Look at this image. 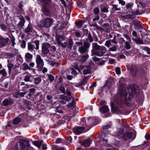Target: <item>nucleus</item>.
Segmentation results:
<instances>
[{
	"label": "nucleus",
	"mask_w": 150,
	"mask_h": 150,
	"mask_svg": "<svg viewBox=\"0 0 150 150\" xmlns=\"http://www.w3.org/2000/svg\"><path fill=\"white\" fill-rule=\"evenodd\" d=\"M112 83L110 81L108 82L106 84V86L109 89H110L112 86Z\"/></svg>",
	"instance_id": "09e8293b"
},
{
	"label": "nucleus",
	"mask_w": 150,
	"mask_h": 150,
	"mask_svg": "<svg viewBox=\"0 0 150 150\" xmlns=\"http://www.w3.org/2000/svg\"><path fill=\"white\" fill-rule=\"evenodd\" d=\"M83 73L84 74L86 75L90 74L91 72V70L89 67H87L83 70Z\"/></svg>",
	"instance_id": "bb28decb"
},
{
	"label": "nucleus",
	"mask_w": 150,
	"mask_h": 150,
	"mask_svg": "<svg viewBox=\"0 0 150 150\" xmlns=\"http://www.w3.org/2000/svg\"><path fill=\"white\" fill-rule=\"evenodd\" d=\"M132 39L137 44L142 45L144 43L143 40L141 39L140 38L137 37L136 38H132Z\"/></svg>",
	"instance_id": "a211bd4d"
},
{
	"label": "nucleus",
	"mask_w": 150,
	"mask_h": 150,
	"mask_svg": "<svg viewBox=\"0 0 150 150\" xmlns=\"http://www.w3.org/2000/svg\"><path fill=\"white\" fill-rule=\"evenodd\" d=\"M88 79L86 77H84L83 79V81L81 82V84L84 85L87 82Z\"/></svg>",
	"instance_id": "5fc2aeb1"
},
{
	"label": "nucleus",
	"mask_w": 150,
	"mask_h": 150,
	"mask_svg": "<svg viewBox=\"0 0 150 150\" xmlns=\"http://www.w3.org/2000/svg\"><path fill=\"white\" fill-rule=\"evenodd\" d=\"M53 21L54 20L52 18H47L41 20L39 23V25L42 27L48 28L52 25Z\"/></svg>",
	"instance_id": "39448f33"
},
{
	"label": "nucleus",
	"mask_w": 150,
	"mask_h": 150,
	"mask_svg": "<svg viewBox=\"0 0 150 150\" xmlns=\"http://www.w3.org/2000/svg\"><path fill=\"white\" fill-rule=\"evenodd\" d=\"M93 13L96 15L100 13V10L98 7H96L93 10Z\"/></svg>",
	"instance_id": "ea45409f"
},
{
	"label": "nucleus",
	"mask_w": 150,
	"mask_h": 150,
	"mask_svg": "<svg viewBox=\"0 0 150 150\" xmlns=\"http://www.w3.org/2000/svg\"><path fill=\"white\" fill-rule=\"evenodd\" d=\"M35 48V45H32L30 42H28V50L33 52Z\"/></svg>",
	"instance_id": "393cba45"
},
{
	"label": "nucleus",
	"mask_w": 150,
	"mask_h": 150,
	"mask_svg": "<svg viewBox=\"0 0 150 150\" xmlns=\"http://www.w3.org/2000/svg\"><path fill=\"white\" fill-rule=\"evenodd\" d=\"M51 45L50 44L47 43L42 44V52L44 55H45L49 52L50 50L49 48H50Z\"/></svg>",
	"instance_id": "0eeeda50"
},
{
	"label": "nucleus",
	"mask_w": 150,
	"mask_h": 150,
	"mask_svg": "<svg viewBox=\"0 0 150 150\" xmlns=\"http://www.w3.org/2000/svg\"><path fill=\"white\" fill-rule=\"evenodd\" d=\"M17 54L16 52H13V53H8L7 54V56L11 57H14Z\"/></svg>",
	"instance_id": "79ce46f5"
},
{
	"label": "nucleus",
	"mask_w": 150,
	"mask_h": 150,
	"mask_svg": "<svg viewBox=\"0 0 150 150\" xmlns=\"http://www.w3.org/2000/svg\"><path fill=\"white\" fill-rule=\"evenodd\" d=\"M11 45L12 46L14 47L15 45V38L14 37L12 38L11 40Z\"/></svg>",
	"instance_id": "13d9d810"
},
{
	"label": "nucleus",
	"mask_w": 150,
	"mask_h": 150,
	"mask_svg": "<svg viewBox=\"0 0 150 150\" xmlns=\"http://www.w3.org/2000/svg\"><path fill=\"white\" fill-rule=\"evenodd\" d=\"M7 62H8L7 65V66L8 68V73L9 74H10L12 68L14 67V65L13 64L10 62L8 59L7 60Z\"/></svg>",
	"instance_id": "4be33fe9"
},
{
	"label": "nucleus",
	"mask_w": 150,
	"mask_h": 150,
	"mask_svg": "<svg viewBox=\"0 0 150 150\" xmlns=\"http://www.w3.org/2000/svg\"><path fill=\"white\" fill-rule=\"evenodd\" d=\"M117 50V47L115 46L112 47L110 48L109 49V51H116Z\"/></svg>",
	"instance_id": "a19ab883"
},
{
	"label": "nucleus",
	"mask_w": 150,
	"mask_h": 150,
	"mask_svg": "<svg viewBox=\"0 0 150 150\" xmlns=\"http://www.w3.org/2000/svg\"><path fill=\"white\" fill-rule=\"evenodd\" d=\"M8 40L9 38H8L0 37V48L6 46L8 42Z\"/></svg>",
	"instance_id": "f8f14e48"
},
{
	"label": "nucleus",
	"mask_w": 150,
	"mask_h": 150,
	"mask_svg": "<svg viewBox=\"0 0 150 150\" xmlns=\"http://www.w3.org/2000/svg\"><path fill=\"white\" fill-rule=\"evenodd\" d=\"M60 45L63 47L65 48L67 45V43L66 42H64V43L61 42Z\"/></svg>",
	"instance_id": "338daca9"
},
{
	"label": "nucleus",
	"mask_w": 150,
	"mask_h": 150,
	"mask_svg": "<svg viewBox=\"0 0 150 150\" xmlns=\"http://www.w3.org/2000/svg\"><path fill=\"white\" fill-rule=\"evenodd\" d=\"M124 19H133L135 18V16L134 14H129L125 15L122 16Z\"/></svg>",
	"instance_id": "a878e982"
},
{
	"label": "nucleus",
	"mask_w": 150,
	"mask_h": 150,
	"mask_svg": "<svg viewBox=\"0 0 150 150\" xmlns=\"http://www.w3.org/2000/svg\"><path fill=\"white\" fill-rule=\"evenodd\" d=\"M92 59L93 61L94 62H99L100 61V59L96 57V56H93L92 57Z\"/></svg>",
	"instance_id": "de8ad7c7"
},
{
	"label": "nucleus",
	"mask_w": 150,
	"mask_h": 150,
	"mask_svg": "<svg viewBox=\"0 0 150 150\" xmlns=\"http://www.w3.org/2000/svg\"><path fill=\"white\" fill-rule=\"evenodd\" d=\"M132 23L134 25L137 26L138 28H141V26L139 22L135 21H133L132 22Z\"/></svg>",
	"instance_id": "e433bc0d"
},
{
	"label": "nucleus",
	"mask_w": 150,
	"mask_h": 150,
	"mask_svg": "<svg viewBox=\"0 0 150 150\" xmlns=\"http://www.w3.org/2000/svg\"><path fill=\"white\" fill-rule=\"evenodd\" d=\"M83 127H78L73 128V132L76 134H79L81 133L84 129Z\"/></svg>",
	"instance_id": "ddd939ff"
},
{
	"label": "nucleus",
	"mask_w": 150,
	"mask_h": 150,
	"mask_svg": "<svg viewBox=\"0 0 150 150\" xmlns=\"http://www.w3.org/2000/svg\"><path fill=\"white\" fill-rule=\"evenodd\" d=\"M33 28V27L32 25L29 23L28 26L25 29L24 32L25 33L28 34L29 33L32 32Z\"/></svg>",
	"instance_id": "2eb2a0df"
},
{
	"label": "nucleus",
	"mask_w": 150,
	"mask_h": 150,
	"mask_svg": "<svg viewBox=\"0 0 150 150\" xmlns=\"http://www.w3.org/2000/svg\"><path fill=\"white\" fill-rule=\"evenodd\" d=\"M25 21H20L17 25L18 28H21L24 25Z\"/></svg>",
	"instance_id": "f704fd0d"
},
{
	"label": "nucleus",
	"mask_w": 150,
	"mask_h": 150,
	"mask_svg": "<svg viewBox=\"0 0 150 150\" xmlns=\"http://www.w3.org/2000/svg\"><path fill=\"white\" fill-rule=\"evenodd\" d=\"M111 44V42L110 40H108L106 41L105 43V45L108 47H109Z\"/></svg>",
	"instance_id": "603ef678"
},
{
	"label": "nucleus",
	"mask_w": 150,
	"mask_h": 150,
	"mask_svg": "<svg viewBox=\"0 0 150 150\" xmlns=\"http://www.w3.org/2000/svg\"><path fill=\"white\" fill-rule=\"evenodd\" d=\"M130 70L132 76L133 77H135L138 73L137 67L134 64H132L131 65Z\"/></svg>",
	"instance_id": "1a4fd4ad"
},
{
	"label": "nucleus",
	"mask_w": 150,
	"mask_h": 150,
	"mask_svg": "<svg viewBox=\"0 0 150 150\" xmlns=\"http://www.w3.org/2000/svg\"><path fill=\"white\" fill-rule=\"evenodd\" d=\"M123 36L126 38L127 40H129V42H131V39L130 37L127 34H123Z\"/></svg>",
	"instance_id": "37998d69"
},
{
	"label": "nucleus",
	"mask_w": 150,
	"mask_h": 150,
	"mask_svg": "<svg viewBox=\"0 0 150 150\" xmlns=\"http://www.w3.org/2000/svg\"><path fill=\"white\" fill-rule=\"evenodd\" d=\"M71 99L72 100L71 102L69 103L68 104L67 106L68 107H73V110L74 111L75 110V113H77L78 112V108H76V106H74L75 104V102L74 97L72 96V98H71Z\"/></svg>",
	"instance_id": "9d476101"
},
{
	"label": "nucleus",
	"mask_w": 150,
	"mask_h": 150,
	"mask_svg": "<svg viewBox=\"0 0 150 150\" xmlns=\"http://www.w3.org/2000/svg\"><path fill=\"white\" fill-rule=\"evenodd\" d=\"M100 110L101 112L104 113L108 111L109 109L108 106L104 105L100 108Z\"/></svg>",
	"instance_id": "aec40b11"
},
{
	"label": "nucleus",
	"mask_w": 150,
	"mask_h": 150,
	"mask_svg": "<svg viewBox=\"0 0 150 150\" xmlns=\"http://www.w3.org/2000/svg\"><path fill=\"white\" fill-rule=\"evenodd\" d=\"M62 38V37H61L59 38H56V40L57 41V42L59 45H60V44L61 43V41L60 40V39Z\"/></svg>",
	"instance_id": "69168bd1"
},
{
	"label": "nucleus",
	"mask_w": 150,
	"mask_h": 150,
	"mask_svg": "<svg viewBox=\"0 0 150 150\" xmlns=\"http://www.w3.org/2000/svg\"><path fill=\"white\" fill-rule=\"evenodd\" d=\"M130 42L126 41L125 42V45L124 46L125 48L127 50L131 48V45Z\"/></svg>",
	"instance_id": "7c9ffc66"
},
{
	"label": "nucleus",
	"mask_w": 150,
	"mask_h": 150,
	"mask_svg": "<svg viewBox=\"0 0 150 150\" xmlns=\"http://www.w3.org/2000/svg\"><path fill=\"white\" fill-rule=\"evenodd\" d=\"M54 148L56 150H64V148L63 147H60L57 146H55Z\"/></svg>",
	"instance_id": "6e6d98bb"
},
{
	"label": "nucleus",
	"mask_w": 150,
	"mask_h": 150,
	"mask_svg": "<svg viewBox=\"0 0 150 150\" xmlns=\"http://www.w3.org/2000/svg\"><path fill=\"white\" fill-rule=\"evenodd\" d=\"M82 21H79L76 22V25L79 27H81L82 25Z\"/></svg>",
	"instance_id": "4d7b16f0"
},
{
	"label": "nucleus",
	"mask_w": 150,
	"mask_h": 150,
	"mask_svg": "<svg viewBox=\"0 0 150 150\" xmlns=\"http://www.w3.org/2000/svg\"><path fill=\"white\" fill-rule=\"evenodd\" d=\"M1 28L3 30L7 31L9 30L8 27L5 25L2 24L0 25Z\"/></svg>",
	"instance_id": "c756f323"
},
{
	"label": "nucleus",
	"mask_w": 150,
	"mask_h": 150,
	"mask_svg": "<svg viewBox=\"0 0 150 150\" xmlns=\"http://www.w3.org/2000/svg\"><path fill=\"white\" fill-rule=\"evenodd\" d=\"M42 11L47 16H51V13L49 9L46 6H44Z\"/></svg>",
	"instance_id": "f3484780"
},
{
	"label": "nucleus",
	"mask_w": 150,
	"mask_h": 150,
	"mask_svg": "<svg viewBox=\"0 0 150 150\" xmlns=\"http://www.w3.org/2000/svg\"><path fill=\"white\" fill-rule=\"evenodd\" d=\"M31 68L26 63H24L23 64V69L24 70H25L28 69H30Z\"/></svg>",
	"instance_id": "473e14b6"
},
{
	"label": "nucleus",
	"mask_w": 150,
	"mask_h": 150,
	"mask_svg": "<svg viewBox=\"0 0 150 150\" xmlns=\"http://www.w3.org/2000/svg\"><path fill=\"white\" fill-rule=\"evenodd\" d=\"M21 121V119L18 117H16L13 120V123L14 125H17Z\"/></svg>",
	"instance_id": "72a5a7b5"
},
{
	"label": "nucleus",
	"mask_w": 150,
	"mask_h": 150,
	"mask_svg": "<svg viewBox=\"0 0 150 150\" xmlns=\"http://www.w3.org/2000/svg\"><path fill=\"white\" fill-rule=\"evenodd\" d=\"M31 78V76L26 75L24 77V81L25 82H31L32 81L30 80Z\"/></svg>",
	"instance_id": "2f4dec72"
},
{
	"label": "nucleus",
	"mask_w": 150,
	"mask_h": 150,
	"mask_svg": "<svg viewBox=\"0 0 150 150\" xmlns=\"http://www.w3.org/2000/svg\"><path fill=\"white\" fill-rule=\"evenodd\" d=\"M118 91H119L120 95L122 96L124 94H126L125 88V86L122 85V87L121 85L119 87Z\"/></svg>",
	"instance_id": "dca6fc26"
},
{
	"label": "nucleus",
	"mask_w": 150,
	"mask_h": 150,
	"mask_svg": "<svg viewBox=\"0 0 150 150\" xmlns=\"http://www.w3.org/2000/svg\"><path fill=\"white\" fill-rule=\"evenodd\" d=\"M13 103V100L11 98L6 99L2 102V104L4 106H6L8 105H12Z\"/></svg>",
	"instance_id": "4468645a"
},
{
	"label": "nucleus",
	"mask_w": 150,
	"mask_h": 150,
	"mask_svg": "<svg viewBox=\"0 0 150 150\" xmlns=\"http://www.w3.org/2000/svg\"><path fill=\"white\" fill-rule=\"evenodd\" d=\"M111 126V124L106 125H105L103 127V129L104 130L108 129L110 128Z\"/></svg>",
	"instance_id": "864d4df0"
},
{
	"label": "nucleus",
	"mask_w": 150,
	"mask_h": 150,
	"mask_svg": "<svg viewBox=\"0 0 150 150\" xmlns=\"http://www.w3.org/2000/svg\"><path fill=\"white\" fill-rule=\"evenodd\" d=\"M111 106L112 110L114 111H116L118 109L117 105L116 104V102H114L111 103Z\"/></svg>",
	"instance_id": "5701e85b"
},
{
	"label": "nucleus",
	"mask_w": 150,
	"mask_h": 150,
	"mask_svg": "<svg viewBox=\"0 0 150 150\" xmlns=\"http://www.w3.org/2000/svg\"><path fill=\"white\" fill-rule=\"evenodd\" d=\"M80 123L81 125H86L85 119L84 118H82L81 119Z\"/></svg>",
	"instance_id": "8fccbe9b"
},
{
	"label": "nucleus",
	"mask_w": 150,
	"mask_h": 150,
	"mask_svg": "<svg viewBox=\"0 0 150 150\" xmlns=\"http://www.w3.org/2000/svg\"><path fill=\"white\" fill-rule=\"evenodd\" d=\"M72 98V96H71L68 98L67 96L64 95L62 94L59 96V99H60V103L63 105H65L66 102L65 101L69 102Z\"/></svg>",
	"instance_id": "6e6552de"
},
{
	"label": "nucleus",
	"mask_w": 150,
	"mask_h": 150,
	"mask_svg": "<svg viewBox=\"0 0 150 150\" xmlns=\"http://www.w3.org/2000/svg\"><path fill=\"white\" fill-rule=\"evenodd\" d=\"M26 46V42L24 40H23L21 45V46L23 48H25Z\"/></svg>",
	"instance_id": "052dcab7"
},
{
	"label": "nucleus",
	"mask_w": 150,
	"mask_h": 150,
	"mask_svg": "<svg viewBox=\"0 0 150 150\" xmlns=\"http://www.w3.org/2000/svg\"><path fill=\"white\" fill-rule=\"evenodd\" d=\"M87 39L88 40L91 42H92L93 41V40L92 38V35L90 33L88 34Z\"/></svg>",
	"instance_id": "c03bdc74"
},
{
	"label": "nucleus",
	"mask_w": 150,
	"mask_h": 150,
	"mask_svg": "<svg viewBox=\"0 0 150 150\" xmlns=\"http://www.w3.org/2000/svg\"><path fill=\"white\" fill-rule=\"evenodd\" d=\"M92 49L91 50V55L93 56L96 55L98 57L103 56L106 52V48L104 46L102 47V49L100 51L96 50H99L101 46L98 45L96 43H93L92 44Z\"/></svg>",
	"instance_id": "f03ea898"
},
{
	"label": "nucleus",
	"mask_w": 150,
	"mask_h": 150,
	"mask_svg": "<svg viewBox=\"0 0 150 150\" xmlns=\"http://www.w3.org/2000/svg\"><path fill=\"white\" fill-rule=\"evenodd\" d=\"M90 46V44L87 42H83V45L79 46L78 50L81 54H84L88 52V49Z\"/></svg>",
	"instance_id": "423d86ee"
},
{
	"label": "nucleus",
	"mask_w": 150,
	"mask_h": 150,
	"mask_svg": "<svg viewBox=\"0 0 150 150\" xmlns=\"http://www.w3.org/2000/svg\"><path fill=\"white\" fill-rule=\"evenodd\" d=\"M112 10L115 11L116 10H119V9L117 7V5H112Z\"/></svg>",
	"instance_id": "0e129e2a"
},
{
	"label": "nucleus",
	"mask_w": 150,
	"mask_h": 150,
	"mask_svg": "<svg viewBox=\"0 0 150 150\" xmlns=\"http://www.w3.org/2000/svg\"><path fill=\"white\" fill-rule=\"evenodd\" d=\"M88 57L89 56L88 54L83 55L81 57L80 61L81 62L84 63L88 59Z\"/></svg>",
	"instance_id": "b1692460"
},
{
	"label": "nucleus",
	"mask_w": 150,
	"mask_h": 150,
	"mask_svg": "<svg viewBox=\"0 0 150 150\" xmlns=\"http://www.w3.org/2000/svg\"><path fill=\"white\" fill-rule=\"evenodd\" d=\"M142 50L146 51L148 54H150V49L148 47H143L142 48Z\"/></svg>",
	"instance_id": "58836bf2"
},
{
	"label": "nucleus",
	"mask_w": 150,
	"mask_h": 150,
	"mask_svg": "<svg viewBox=\"0 0 150 150\" xmlns=\"http://www.w3.org/2000/svg\"><path fill=\"white\" fill-rule=\"evenodd\" d=\"M42 81V79L40 77H37L34 79V83L37 85L39 83Z\"/></svg>",
	"instance_id": "cd10ccee"
},
{
	"label": "nucleus",
	"mask_w": 150,
	"mask_h": 150,
	"mask_svg": "<svg viewBox=\"0 0 150 150\" xmlns=\"http://www.w3.org/2000/svg\"><path fill=\"white\" fill-rule=\"evenodd\" d=\"M33 57V55L29 52L26 53L25 55V58L26 61L27 62H28L29 60H31Z\"/></svg>",
	"instance_id": "6ab92c4d"
},
{
	"label": "nucleus",
	"mask_w": 150,
	"mask_h": 150,
	"mask_svg": "<svg viewBox=\"0 0 150 150\" xmlns=\"http://www.w3.org/2000/svg\"><path fill=\"white\" fill-rule=\"evenodd\" d=\"M0 74H2L3 76H5L7 75V73L6 72L5 69H4L0 70Z\"/></svg>",
	"instance_id": "c9c22d12"
},
{
	"label": "nucleus",
	"mask_w": 150,
	"mask_h": 150,
	"mask_svg": "<svg viewBox=\"0 0 150 150\" xmlns=\"http://www.w3.org/2000/svg\"><path fill=\"white\" fill-rule=\"evenodd\" d=\"M36 62L38 66L42 67L44 65V62L41 56L38 54L36 56Z\"/></svg>",
	"instance_id": "9b49d317"
},
{
	"label": "nucleus",
	"mask_w": 150,
	"mask_h": 150,
	"mask_svg": "<svg viewBox=\"0 0 150 150\" xmlns=\"http://www.w3.org/2000/svg\"><path fill=\"white\" fill-rule=\"evenodd\" d=\"M73 44V42L72 40L70 39L69 41V48L71 49Z\"/></svg>",
	"instance_id": "4c0bfd02"
},
{
	"label": "nucleus",
	"mask_w": 150,
	"mask_h": 150,
	"mask_svg": "<svg viewBox=\"0 0 150 150\" xmlns=\"http://www.w3.org/2000/svg\"><path fill=\"white\" fill-rule=\"evenodd\" d=\"M139 92V87L137 86H134L129 91V94H125L124 101L127 105L130 106L131 105V100L133 96H136Z\"/></svg>",
	"instance_id": "f257e3e1"
},
{
	"label": "nucleus",
	"mask_w": 150,
	"mask_h": 150,
	"mask_svg": "<svg viewBox=\"0 0 150 150\" xmlns=\"http://www.w3.org/2000/svg\"><path fill=\"white\" fill-rule=\"evenodd\" d=\"M75 44L79 47V46H81L83 45V43L82 42H75Z\"/></svg>",
	"instance_id": "680f3d73"
},
{
	"label": "nucleus",
	"mask_w": 150,
	"mask_h": 150,
	"mask_svg": "<svg viewBox=\"0 0 150 150\" xmlns=\"http://www.w3.org/2000/svg\"><path fill=\"white\" fill-rule=\"evenodd\" d=\"M115 71L116 73L117 74H119L120 73V68L117 67L115 68Z\"/></svg>",
	"instance_id": "e2e57ef3"
},
{
	"label": "nucleus",
	"mask_w": 150,
	"mask_h": 150,
	"mask_svg": "<svg viewBox=\"0 0 150 150\" xmlns=\"http://www.w3.org/2000/svg\"><path fill=\"white\" fill-rule=\"evenodd\" d=\"M34 43L36 45V49L37 50H38L39 49V42L38 40H36L35 41Z\"/></svg>",
	"instance_id": "a18cd8bd"
},
{
	"label": "nucleus",
	"mask_w": 150,
	"mask_h": 150,
	"mask_svg": "<svg viewBox=\"0 0 150 150\" xmlns=\"http://www.w3.org/2000/svg\"><path fill=\"white\" fill-rule=\"evenodd\" d=\"M43 142L42 140H38L34 142V144L38 147H40Z\"/></svg>",
	"instance_id": "c85d7f7f"
},
{
	"label": "nucleus",
	"mask_w": 150,
	"mask_h": 150,
	"mask_svg": "<svg viewBox=\"0 0 150 150\" xmlns=\"http://www.w3.org/2000/svg\"><path fill=\"white\" fill-rule=\"evenodd\" d=\"M60 90L63 93H66L65 88L63 86H61L59 88Z\"/></svg>",
	"instance_id": "bf43d9fd"
},
{
	"label": "nucleus",
	"mask_w": 150,
	"mask_h": 150,
	"mask_svg": "<svg viewBox=\"0 0 150 150\" xmlns=\"http://www.w3.org/2000/svg\"><path fill=\"white\" fill-rule=\"evenodd\" d=\"M91 140L90 139H88L84 140L83 143L82 145L85 146H88L90 145Z\"/></svg>",
	"instance_id": "412c9836"
},
{
	"label": "nucleus",
	"mask_w": 150,
	"mask_h": 150,
	"mask_svg": "<svg viewBox=\"0 0 150 150\" xmlns=\"http://www.w3.org/2000/svg\"><path fill=\"white\" fill-rule=\"evenodd\" d=\"M27 140H20L15 148L16 150H28L30 145Z\"/></svg>",
	"instance_id": "20e7f679"
},
{
	"label": "nucleus",
	"mask_w": 150,
	"mask_h": 150,
	"mask_svg": "<svg viewBox=\"0 0 150 150\" xmlns=\"http://www.w3.org/2000/svg\"><path fill=\"white\" fill-rule=\"evenodd\" d=\"M124 129L123 128L119 129L116 135L119 139H123L125 141L129 139L132 137V133L126 132L124 134Z\"/></svg>",
	"instance_id": "7ed1b4c3"
},
{
	"label": "nucleus",
	"mask_w": 150,
	"mask_h": 150,
	"mask_svg": "<svg viewBox=\"0 0 150 150\" xmlns=\"http://www.w3.org/2000/svg\"><path fill=\"white\" fill-rule=\"evenodd\" d=\"M48 79L50 82L52 81L54 79V77L51 74L48 75Z\"/></svg>",
	"instance_id": "49530a36"
},
{
	"label": "nucleus",
	"mask_w": 150,
	"mask_h": 150,
	"mask_svg": "<svg viewBox=\"0 0 150 150\" xmlns=\"http://www.w3.org/2000/svg\"><path fill=\"white\" fill-rule=\"evenodd\" d=\"M27 93V92H18V94L21 97L25 95Z\"/></svg>",
	"instance_id": "3c124183"
},
{
	"label": "nucleus",
	"mask_w": 150,
	"mask_h": 150,
	"mask_svg": "<svg viewBox=\"0 0 150 150\" xmlns=\"http://www.w3.org/2000/svg\"><path fill=\"white\" fill-rule=\"evenodd\" d=\"M102 11L104 13L108 12V9L106 7H103L102 10Z\"/></svg>",
	"instance_id": "774afa93"
}]
</instances>
